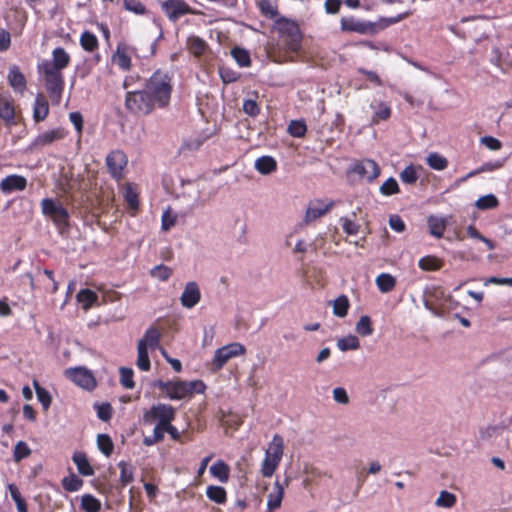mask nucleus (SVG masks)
Segmentation results:
<instances>
[{"mask_svg":"<svg viewBox=\"0 0 512 512\" xmlns=\"http://www.w3.org/2000/svg\"><path fill=\"white\" fill-rule=\"evenodd\" d=\"M84 482L81 478L76 476L75 474H71L62 479V486L64 490L68 492H76L80 490L83 486Z\"/></svg>","mask_w":512,"mask_h":512,"instance_id":"nucleus-46","label":"nucleus"},{"mask_svg":"<svg viewBox=\"0 0 512 512\" xmlns=\"http://www.w3.org/2000/svg\"><path fill=\"white\" fill-rule=\"evenodd\" d=\"M7 80L12 89L17 93L22 94L27 88L26 78L16 65L10 67Z\"/></svg>","mask_w":512,"mask_h":512,"instance_id":"nucleus-20","label":"nucleus"},{"mask_svg":"<svg viewBox=\"0 0 512 512\" xmlns=\"http://www.w3.org/2000/svg\"><path fill=\"white\" fill-rule=\"evenodd\" d=\"M356 332L361 336H370L373 333V327L369 316H361L356 324Z\"/></svg>","mask_w":512,"mask_h":512,"instance_id":"nucleus-53","label":"nucleus"},{"mask_svg":"<svg viewBox=\"0 0 512 512\" xmlns=\"http://www.w3.org/2000/svg\"><path fill=\"white\" fill-rule=\"evenodd\" d=\"M144 89L156 103L157 108L164 109L171 101L173 77L169 72L157 69L146 80Z\"/></svg>","mask_w":512,"mask_h":512,"instance_id":"nucleus-2","label":"nucleus"},{"mask_svg":"<svg viewBox=\"0 0 512 512\" xmlns=\"http://www.w3.org/2000/svg\"><path fill=\"white\" fill-rule=\"evenodd\" d=\"M31 455V449L24 441H19L16 443L13 451V459L15 462H20L23 459L29 457Z\"/></svg>","mask_w":512,"mask_h":512,"instance_id":"nucleus-55","label":"nucleus"},{"mask_svg":"<svg viewBox=\"0 0 512 512\" xmlns=\"http://www.w3.org/2000/svg\"><path fill=\"white\" fill-rule=\"evenodd\" d=\"M337 347L341 351L356 350L360 347V342L357 336L350 334L338 339Z\"/></svg>","mask_w":512,"mask_h":512,"instance_id":"nucleus-45","label":"nucleus"},{"mask_svg":"<svg viewBox=\"0 0 512 512\" xmlns=\"http://www.w3.org/2000/svg\"><path fill=\"white\" fill-rule=\"evenodd\" d=\"M72 460L75 463L80 475L85 477L94 475V469L84 452H75L72 456Z\"/></svg>","mask_w":512,"mask_h":512,"instance_id":"nucleus-24","label":"nucleus"},{"mask_svg":"<svg viewBox=\"0 0 512 512\" xmlns=\"http://www.w3.org/2000/svg\"><path fill=\"white\" fill-rule=\"evenodd\" d=\"M94 408L96 409L98 418L102 421H109L111 419L113 409L110 403H96Z\"/></svg>","mask_w":512,"mask_h":512,"instance_id":"nucleus-63","label":"nucleus"},{"mask_svg":"<svg viewBox=\"0 0 512 512\" xmlns=\"http://www.w3.org/2000/svg\"><path fill=\"white\" fill-rule=\"evenodd\" d=\"M243 111L245 114L256 117L260 114V107L255 100L246 99L243 102Z\"/></svg>","mask_w":512,"mask_h":512,"instance_id":"nucleus-64","label":"nucleus"},{"mask_svg":"<svg viewBox=\"0 0 512 512\" xmlns=\"http://www.w3.org/2000/svg\"><path fill=\"white\" fill-rule=\"evenodd\" d=\"M33 386L35 388L38 401L41 403L43 410L47 411L52 402L50 393L45 388H43L37 380L33 381Z\"/></svg>","mask_w":512,"mask_h":512,"instance_id":"nucleus-40","label":"nucleus"},{"mask_svg":"<svg viewBox=\"0 0 512 512\" xmlns=\"http://www.w3.org/2000/svg\"><path fill=\"white\" fill-rule=\"evenodd\" d=\"M206 495L211 501L217 504H224L227 500L226 490L221 486H208Z\"/></svg>","mask_w":512,"mask_h":512,"instance_id":"nucleus-39","label":"nucleus"},{"mask_svg":"<svg viewBox=\"0 0 512 512\" xmlns=\"http://www.w3.org/2000/svg\"><path fill=\"white\" fill-rule=\"evenodd\" d=\"M282 459L271 456L265 452V457L262 461L261 465V473L264 477L269 478L272 477L275 473L276 469L278 468L280 462Z\"/></svg>","mask_w":512,"mask_h":512,"instance_id":"nucleus-28","label":"nucleus"},{"mask_svg":"<svg viewBox=\"0 0 512 512\" xmlns=\"http://www.w3.org/2000/svg\"><path fill=\"white\" fill-rule=\"evenodd\" d=\"M66 131L62 127L40 133L31 143L33 149H42L45 146L51 145L56 141L62 140L66 136Z\"/></svg>","mask_w":512,"mask_h":512,"instance_id":"nucleus-14","label":"nucleus"},{"mask_svg":"<svg viewBox=\"0 0 512 512\" xmlns=\"http://www.w3.org/2000/svg\"><path fill=\"white\" fill-rule=\"evenodd\" d=\"M429 232L436 238H441L446 229V222L442 218L430 216L428 218Z\"/></svg>","mask_w":512,"mask_h":512,"instance_id":"nucleus-34","label":"nucleus"},{"mask_svg":"<svg viewBox=\"0 0 512 512\" xmlns=\"http://www.w3.org/2000/svg\"><path fill=\"white\" fill-rule=\"evenodd\" d=\"M427 165L437 171H442L448 167V160L437 152H432L427 156Z\"/></svg>","mask_w":512,"mask_h":512,"instance_id":"nucleus-38","label":"nucleus"},{"mask_svg":"<svg viewBox=\"0 0 512 512\" xmlns=\"http://www.w3.org/2000/svg\"><path fill=\"white\" fill-rule=\"evenodd\" d=\"M49 115V103L43 94H37L33 105V119L36 123L44 121Z\"/></svg>","mask_w":512,"mask_h":512,"instance_id":"nucleus-22","label":"nucleus"},{"mask_svg":"<svg viewBox=\"0 0 512 512\" xmlns=\"http://www.w3.org/2000/svg\"><path fill=\"white\" fill-rule=\"evenodd\" d=\"M125 108L134 115L146 116L151 114L157 108V105L143 88L142 90L126 93Z\"/></svg>","mask_w":512,"mask_h":512,"instance_id":"nucleus-6","label":"nucleus"},{"mask_svg":"<svg viewBox=\"0 0 512 512\" xmlns=\"http://www.w3.org/2000/svg\"><path fill=\"white\" fill-rule=\"evenodd\" d=\"M172 273V269L163 264L155 266L150 271V275L160 281H167L171 277Z\"/></svg>","mask_w":512,"mask_h":512,"instance_id":"nucleus-57","label":"nucleus"},{"mask_svg":"<svg viewBox=\"0 0 512 512\" xmlns=\"http://www.w3.org/2000/svg\"><path fill=\"white\" fill-rule=\"evenodd\" d=\"M27 187V179L18 174H11L0 181V190L4 194H10L14 191H23Z\"/></svg>","mask_w":512,"mask_h":512,"instance_id":"nucleus-19","label":"nucleus"},{"mask_svg":"<svg viewBox=\"0 0 512 512\" xmlns=\"http://www.w3.org/2000/svg\"><path fill=\"white\" fill-rule=\"evenodd\" d=\"M334 204L333 200H330L327 203L321 199L310 201L304 216V222L308 224L319 219L328 213L333 208Z\"/></svg>","mask_w":512,"mask_h":512,"instance_id":"nucleus-13","label":"nucleus"},{"mask_svg":"<svg viewBox=\"0 0 512 512\" xmlns=\"http://www.w3.org/2000/svg\"><path fill=\"white\" fill-rule=\"evenodd\" d=\"M81 508L85 512H99L101 510V502L91 494H85L81 498Z\"/></svg>","mask_w":512,"mask_h":512,"instance_id":"nucleus-43","label":"nucleus"},{"mask_svg":"<svg viewBox=\"0 0 512 512\" xmlns=\"http://www.w3.org/2000/svg\"><path fill=\"white\" fill-rule=\"evenodd\" d=\"M255 169L262 175H269L277 170V162L272 156H262L255 161Z\"/></svg>","mask_w":512,"mask_h":512,"instance_id":"nucleus-27","label":"nucleus"},{"mask_svg":"<svg viewBox=\"0 0 512 512\" xmlns=\"http://www.w3.org/2000/svg\"><path fill=\"white\" fill-rule=\"evenodd\" d=\"M350 171L368 183L375 181L381 174V168L378 163L369 158L355 161L351 165Z\"/></svg>","mask_w":512,"mask_h":512,"instance_id":"nucleus-11","label":"nucleus"},{"mask_svg":"<svg viewBox=\"0 0 512 512\" xmlns=\"http://www.w3.org/2000/svg\"><path fill=\"white\" fill-rule=\"evenodd\" d=\"M70 61L71 57L66 50L62 47H57L52 51V61L44 60L39 66L62 72L63 69L69 66Z\"/></svg>","mask_w":512,"mask_h":512,"instance_id":"nucleus-15","label":"nucleus"},{"mask_svg":"<svg viewBox=\"0 0 512 512\" xmlns=\"http://www.w3.org/2000/svg\"><path fill=\"white\" fill-rule=\"evenodd\" d=\"M113 62L123 71L130 70L132 66L131 57L128 54L126 45L119 44L115 53L112 56Z\"/></svg>","mask_w":512,"mask_h":512,"instance_id":"nucleus-23","label":"nucleus"},{"mask_svg":"<svg viewBox=\"0 0 512 512\" xmlns=\"http://www.w3.org/2000/svg\"><path fill=\"white\" fill-rule=\"evenodd\" d=\"M156 386L166 393L171 400H182L190 398L194 394H202L206 390V385L202 380L193 381H162L159 380Z\"/></svg>","mask_w":512,"mask_h":512,"instance_id":"nucleus-3","label":"nucleus"},{"mask_svg":"<svg viewBox=\"0 0 512 512\" xmlns=\"http://www.w3.org/2000/svg\"><path fill=\"white\" fill-rule=\"evenodd\" d=\"M266 453L282 459L284 453V440L281 435L275 434L273 436L272 441L266 450Z\"/></svg>","mask_w":512,"mask_h":512,"instance_id":"nucleus-36","label":"nucleus"},{"mask_svg":"<svg viewBox=\"0 0 512 512\" xmlns=\"http://www.w3.org/2000/svg\"><path fill=\"white\" fill-rule=\"evenodd\" d=\"M231 55L240 67H249L251 65L250 54L244 48H232Z\"/></svg>","mask_w":512,"mask_h":512,"instance_id":"nucleus-42","label":"nucleus"},{"mask_svg":"<svg viewBox=\"0 0 512 512\" xmlns=\"http://www.w3.org/2000/svg\"><path fill=\"white\" fill-rule=\"evenodd\" d=\"M289 485V478H285L283 482L278 479L275 481L273 491L268 495L267 509L273 512L281 507L284 497V490Z\"/></svg>","mask_w":512,"mask_h":512,"instance_id":"nucleus-18","label":"nucleus"},{"mask_svg":"<svg viewBox=\"0 0 512 512\" xmlns=\"http://www.w3.org/2000/svg\"><path fill=\"white\" fill-rule=\"evenodd\" d=\"M174 411L175 410L171 405L158 403L144 412L143 422L148 425H151L156 421L158 423L161 419H164Z\"/></svg>","mask_w":512,"mask_h":512,"instance_id":"nucleus-16","label":"nucleus"},{"mask_svg":"<svg viewBox=\"0 0 512 512\" xmlns=\"http://www.w3.org/2000/svg\"><path fill=\"white\" fill-rule=\"evenodd\" d=\"M376 285L382 293L392 291L396 286V279L388 273H381L376 277Z\"/></svg>","mask_w":512,"mask_h":512,"instance_id":"nucleus-33","label":"nucleus"},{"mask_svg":"<svg viewBox=\"0 0 512 512\" xmlns=\"http://www.w3.org/2000/svg\"><path fill=\"white\" fill-rule=\"evenodd\" d=\"M201 300V292L196 282H188L181 294L180 301L183 307L191 309Z\"/></svg>","mask_w":512,"mask_h":512,"instance_id":"nucleus-17","label":"nucleus"},{"mask_svg":"<svg viewBox=\"0 0 512 512\" xmlns=\"http://www.w3.org/2000/svg\"><path fill=\"white\" fill-rule=\"evenodd\" d=\"M118 467L120 469V483L122 487L127 486L134 480V468L132 465L125 461H120L118 463Z\"/></svg>","mask_w":512,"mask_h":512,"instance_id":"nucleus-37","label":"nucleus"},{"mask_svg":"<svg viewBox=\"0 0 512 512\" xmlns=\"http://www.w3.org/2000/svg\"><path fill=\"white\" fill-rule=\"evenodd\" d=\"M39 74L43 75L46 91L53 105H59L62 100V94L65 87V81L62 72L48 68H42L38 65Z\"/></svg>","mask_w":512,"mask_h":512,"instance_id":"nucleus-7","label":"nucleus"},{"mask_svg":"<svg viewBox=\"0 0 512 512\" xmlns=\"http://www.w3.org/2000/svg\"><path fill=\"white\" fill-rule=\"evenodd\" d=\"M499 201L497 197L493 194H487L485 196H481L475 203V206L479 210H488L494 209L498 207Z\"/></svg>","mask_w":512,"mask_h":512,"instance_id":"nucleus-48","label":"nucleus"},{"mask_svg":"<svg viewBox=\"0 0 512 512\" xmlns=\"http://www.w3.org/2000/svg\"><path fill=\"white\" fill-rule=\"evenodd\" d=\"M161 9L171 22H176L185 15L202 14L201 11L195 10L184 0H165L161 3Z\"/></svg>","mask_w":512,"mask_h":512,"instance_id":"nucleus-9","label":"nucleus"},{"mask_svg":"<svg viewBox=\"0 0 512 512\" xmlns=\"http://www.w3.org/2000/svg\"><path fill=\"white\" fill-rule=\"evenodd\" d=\"M400 179L405 184H415L418 180V174L413 165L406 166L400 173Z\"/></svg>","mask_w":512,"mask_h":512,"instance_id":"nucleus-59","label":"nucleus"},{"mask_svg":"<svg viewBox=\"0 0 512 512\" xmlns=\"http://www.w3.org/2000/svg\"><path fill=\"white\" fill-rule=\"evenodd\" d=\"M418 266L424 271H437L443 266V261L433 255H427L419 259Z\"/></svg>","mask_w":512,"mask_h":512,"instance_id":"nucleus-31","label":"nucleus"},{"mask_svg":"<svg viewBox=\"0 0 512 512\" xmlns=\"http://www.w3.org/2000/svg\"><path fill=\"white\" fill-rule=\"evenodd\" d=\"M40 207L43 216L54 224L59 234H65L69 231L70 214L59 200L43 198Z\"/></svg>","mask_w":512,"mask_h":512,"instance_id":"nucleus-4","label":"nucleus"},{"mask_svg":"<svg viewBox=\"0 0 512 512\" xmlns=\"http://www.w3.org/2000/svg\"><path fill=\"white\" fill-rule=\"evenodd\" d=\"M8 489L12 499L14 500L18 512H27V504L25 499L22 497L18 487L15 484H9Z\"/></svg>","mask_w":512,"mask_h":512,"instance_id":"nucleus-50","label":"nucleus"},{"mask_svg":"<svg viewBox=\"0 0 512 512\" xmlns=\"http://www.w3.org/2000/svg\"><path fill=\"white\" fill-rule=\"evenodd\" d=\"M340 222L342 225L343 231L347 235H357L360 230V225L355 221L349 219L348 217H341Z\"/></svg>","mask_w":512,"mask_h":512,"instance_id":"nucleus-62","label":"nucleus"},{"mask_svg":"<svg viewBox=\"0 0 512 512\" xmlns=\"http://www.w3.org/2000/svg\"><path fill=\"white\" fill-rule=\"evenodd\" d=\"M276 29L282 38L286 52L297 54L302 48V33L297 23L286 18L276 21Z\"/></svg>","mask_w":512,"mask_h":512,"instance_id":"nucleus-5","label":"nucleus"},{"mask_svg":"<svg viewBox=\"0 0 512 512\" xmlns=\"http://www.w3.org/2000/svg\"><path fill=\"white\" fill-rule=\"evenodd\" d=\"M456 496L448 491H441L439 497L436 500V505L444 508H451L456 503Z\"/></svg>","mask_w":512,"mask_h":512,"instance_id":"nucleus-60","label":"nucleus"},{"mask_svg":"<svg viewBox=\"0 0 512 512\" xmlns=\"http://www.w3.org/2000/svg\"><path fill=\"white\" fill-rule=\"evenodd\" d=\"M211 474L221 482H227L229 478V466L223 461H218L210 467Z\"/></svg>","mask_w":512,"mask_h":512,"instance_id":"nucleus-44","label":"nucleus"},{"mask_svg":"<svg viewBox=\"0 0 512 512\" xmlns=\"http://www.w3.org/2000/svg\"><path fill=\"white\" fill-rule=\"evenodd\" d=\"M76 300L82 309L87 311L97 302L98 295L91 289H81L76 295Z\"/></svg>","mask_w":512,"mask_h":512,"instance_id":"nucleus-26","label":"nucleus"},{"mask_svg":"<svg viewBox=\"0 0 512 512\" xmlns=\"http://www.w3.org/2000/svg\"><path fill=\"white\" fill-rule=\"evenodd\" d=\"M245 353V346L238 342L230 343L221 348H218L215 351L212 359V371L217 372L221 370L230 359L242 356Z\"/></svg>","mask_w":512,"mask_h":512,"instance_id":"nucleus-8","label":"nucleus"},{"mask_svg":"<svg viewBox=\"0 0 512 512\" xmlns=\"http://www.w3.org/2000/svg\"><path fill=\"white\" fill-rule=\"evenodd\" d=\"M137 361L136 365L141 371H149L151 363L148 355V349L145 348L144 342H138L137 344Z\"/></svg>","mask_w":512,"mask_h":512,"instance_id":"nucleus-32","label":"nucleus"},{"mask_svg":"<svg viewBox=\"0 0 512 512\" xmlns=\"http://www.w3.org/2000/svg\"><path fill=\"white\" fill-rule=\"evenodd\" d=\"M413 14L412 10L405 11L395 17L380 18L378 22L363 21L354 16L342 17L340 28L343 32L358 33L361 35H375L390 25L396 24Z\"/></svg>","mask_w":512,"mask_h":512,"instance_id":"nucleus-1","label":"nucleus"},{"mask_svg":"<svg viewBox=\"0 0 512 512\" xmlns=\"http://www.w3.org/2000/svg\"><path fill=\"white\" fill-rule=\"evenodd\" d=\"M383 196H392L400 193V187L394 177H389L379 188Z\"/></svg>","mask_w":512,"mask_h":512,"instance_id":"nucleus-51","label":"nucleus"},{"mask_svg":"<svg viewBox=\"0 0 512 512\" xmlns=\"http://www.w3.org/2000/svg\"><path fill=\"white\" fill-rule=\"evenodd\" d=\"M64 375L74 384L86 391H93L97 387V381L92 371L85 367H74L65 370Z\"/></svg>","mask_w":512,"mask_h":512,"instance_id":"nucleus-10","label":"nucleus"},{"mask_svg":"<svg viewBox=\"0 0 512 512\" xmlns=\"http://www.w3.org/2000/svg\"><path fill=\"white\" fill-rule=\"evenodd\" d=\"M127 156L121 150H113L106 157V165L111 176L117 180L122 179L123 169L127 165Z\"/></svg>","mask_w":512,"mask_h":512,"instance_id":"nucleus-12","label":"nucleus"},{"mask_svg":"<svg viewBox=\"0 0 512 512\" xmlns=\"http://www.w3.org/2000/svg\"><path fill=\"white\" fill-rule=\"evenodd\" d=\"M188 49L195 57H201L207 50V43L199 36H190L187 40Z\"/></svg>","mask_w":512,"mask_h":512,"instance_id":"nucleus-30","label":"nucleus"},{"mask_svg":"<svg viewBox=\"0 0 512 512\" xmlns=\"http://www.w3.org/2000/svg\"><path fill=\"white\" fill-rule=\"evenodd\" d=\"M0 118L7 124L11 125L15 120L14 100L11 97L0 95Z\"/></svg>","mask_w":512,"mask_h":512,"instance_id":"nucleus-21","label":"nucleus"},{"mask_svg":"<svg viewBox=\"0 0 512 512\" xmlns=\"http://www.w3.org/2000/svg\"><path fill=\"white\" fill-rule=\"evenodd\" d=\"M124 196L128 207L132 210H137L139 207L138 193L131 185L126 187Z\"/></svg>","mask_w":512,"mask_h":512,"instance_id":"nucleus-61","label":"nucleus"},{"mask_svg":"<svg viewBox=\"0 0 512 512\" xmlns=\"http://www.w3.org/2000/svg\"><path fill=\"white\" fill-rule=\"evenodd\" d=\"M80 45L86 52H94L99 48V41L96 35L88 30L80 36Z\"/></svg>","mask_w":512,"mask_h":512,"instance_id":"nucleus-29","label":"nucleus"},{"mask_svg":"<svg viewBox=\"0 0 512 512\" xmlns=\"http://www.w3.org/2000/svg\"><path fill=\"white\" fill-rule=\"evenodd\" d=\"M372 108H377L372 117V122L374 124L379 123L380 121L388 120L391 117V107L384 102L377 103L376 106L371 105Z\"/></svg>","mask_w":512,"mask_h":512,"instance_id":"nucleus-35","label":"nucleus"},{"mask_svg":"<svg viewBox=\"0 0 512 512\" xmlns=\"http://www.w3.org/2000/svg\"><path fill=\"white\" fill-rule=\"evenodd\" d=\"M504 165V160H496L494 162L484 163L482 166L468 173L467 178L476 176L483 172H491L500 169Z\"/></svg>","mask_w":512,"mask_h":512,"instance_id":"nucleus-54","label":"nucleus"},{"mask_svg":"<svg viewBox=\"0 0 512 512\" xmlns=\"http://www.w3.org/2000/svg\"><path fill=\"white\" fill-rule=\"evenodd\" d=\"M160 341V330L157 327L151 326L145 331L143 338H141L138 342H144L145 348L154 351L160 347Z\"/></svg>","mask_w":512,"mask_h":512,"instance_id":"nucleus-25","label":"nucleus"},{"mask_svg":"<svg viewBox=\"0 0 512 512\" xmlns=\"http://www.w3.org/2000/svg\"><path fill=\"white\" fill-rule=\"evenodd\" d=\"M350 307L349 299L346 295L338 296L333 302V313L338 317H345Z\"/></svg>","mask_w":512,"mask_h":512,"instance_id":"nucleus-41","label":"nucleus"},{"mask_svg":"<svg viewBox=\"0 0 512 512\" xmlns=\"http://www.w3.org/2000/svg\"><path fill=\"white\" fill-rule=\"evenodd\" d=\"M219 75L223 83L230 84L238 81L240 79L241 74L231 67L228 66H220L219 67Z\"/></svg>","mask_w":512,"mask_h":512,"instance_id":"nucleus-49","label":"nucleus"},{"mask_svg":"<svg viewBox=\"0 0 512 512\" xmlns=\"http://www.w3.org/2000/svg\"><path fill=\"white\" fill-rule=\"evenodd\" d=\"M97 445L99 450L106 456L109 457L114 450V444L111 437L107 434H99L97 436Z\"/></svg>","mask_w":512,"mask_h":512,"instance_id":"nucleus-47","label":"nucleus"},{"mask_svg":"<svg viewBox=\"0 0 512 512\" xmlns=\"http://www.w3.org/2000/svg\"><path fill=\"white\" fill-rule=\"evenodd\" d=\"M306 132L307 126L303 120H292L288 126V133L293 137H304Z\"/></svg>","mask_w":512,"mask_h":512,"instance_id":"nucleus-52","label":"nucleus"},{"mask_svg":"<svg viewBox=\"0 0 512 512\" xmlns=\"http://www.w3.org/2000/svg\"><path fill=\"white\" fill-rule=\"evenodd\" d=\"M125 10L136 15H144L147 13L146 6L140 0H123Z\"/></svg>","mask_w":512,"mask_h":512,"instance_id":"nucleus-56","label":"nucleus"},{"mask_svg":"<svg viewBox=\"0 0 512 512\" xmlns=\"http://www.w3.org/2000/svg\"><path fill=\"white\" fill-rule=\"evenodd\" d=\"M134 372L131 368H120V383L126 389H133L135 382L133 380Z\"/></svg>","mask_w":512,"mask_h":512,"instance_id":"nucleus-58","label":"nucleus"}]
</instances>
